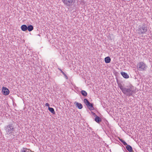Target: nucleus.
Wrapping results in <instances>:
<instances>
[{"label": "nucleus", "instance_id": "obj_11", "mask_svg": "<svg viewBox=\"0 0 152 152\" xmlns=\"http://www.w3.org/2000/svg\"><path fill=\"white\" fill-rule=\"evenodd\" d=\"M21 28L22 31H25L27 30V26L26 25H23L21 26Z\"/></svg>", "mask_w": 152, "mask_h": 152}, {"label": "nucleus", "instance_id": "obj_6", "mask_svg": "<svg viewBox=\"0 0 152 152\" xmlns=\"http://www.w3.org/2000/svg\"><path fill=\"white\" fill-rule=\"evenodd\" d=\"M65 5L68 7H70L72 5L75 0H62Z\"/></svg>", "mask_w": 152, "mask_h": 152}, {"label": "nucleus", "instance_id": "obj_21", "mask_svg": "<svg viewBox=\"0 0 152 152\" xmlns=\"http://www.w3.org/2000/svg\"><path fill=\"white\" fill-rule=\"evenodd\" d=\"M45 105V106L48 107H49L50 104L48 103H46Z\"/></svg>", "mask_w": 152, "mask_h": 152}, {"label": "nucleus", "instance_id": "obj_2", "mask_svg": "<svg viewBox=\"0 0 152 152\" xmlns=\"http://www.w3.org/2000/svg\"><path fill=\"white\" fill-rule=\"evenodd\" d=\"M4 129L7 134L15 136L13 132L15 131V128L12 124H10L5 126Z\"/></svg>", "mask_w": 152, "mask_h": 152}, {"label": "nucleus", "instance_id": "obj_13", "mask_svg": "<svg viewBox=\"0 0 152 152\" xmlns=\"http://www.w3.org/2000/svg\"><path fill=\"white\" fill-rule=\"evenodd\" d=\"M126 145V149H127V150L129 151V152L130 151H132V148L131 146L130 145H128L127 144V145Z\"/></svg>", "mask_w": 152, "mask_h": 152}, {"label": "nucleus", "instance_id": "obj_22", "mask_svg": "<svg viewBox=\"0 0 152 152\" xmlns=\"http://www.w3.org/2000/svg\"><path fill=\"white\" fill-rule=\"evenodd\" d=\"M129 152H134L133 151V149L132 150V151H130Z\"/></svg>", "mask_w": 152, "mask_h": 152}, {"label": "nucleus", "instance_id": "obj_4", "mask_svg": "<svg viewBox=\"0 0 152 152\" xmlns=\"http://www.w3.org/2000/svg\"><path fill=\"white\" fill-rule=\"evenodd\" d=\"M147 66L142 62H139L137 65V68L139 71H145Z\"/></svg>", "mask_w": 152, "mask_h": 152}, {"label": "nucleus", "instance_id": "obj_7", "mask_svg": "<svg viewBox=\"0 0 152 152\" xmlns=\"http://www.w3.org/2000/svg\"><path fill=\"white\" fill-rule=\"evenodd\" d=\"M3 94L5 96L8 95L10 93V91L8 89L5 87H3L2 90Z\"/></svg>", "mask_w": 152, "mask_h": 152}, {"label": "nucleus", "instance_id": "obj_23", "mask_svg": "<svg viewBox=\"0 0 152 152\" xmlns=\"http://www.w3.org/2000/svg\"><path fill=\"white\" fill-rule=\"evenodd\" d=\"M38 35L39 36H40L39 34H38Z\"/></svg>", "mask_w": 152, "mask_h": 152}, {"label": "nucleus", "instance_id": "obj_12", "mask_svg": "<svg viewBox=\"0 0 152 152\" xmlns=\"http://www.w3.org/2000/svg\"><path fill=\"white\" fill-rule=\"evenodd\" d=\"M111 58L109 56L105 57L104 58V61L106 63H109L110 62Z\"/></svg>", "mask_w": 152, "mask_h": 152}, {"label": "nucleus", "instance_id": "obj_16", "mask_svg": "<svg viewBox=\"0 0 152 152\" xmlns=\"http://www.w3.org/2000/svg\"><path fill=\"white\" fill-rule=\"evenodd\" d=\"M48 110L49 111L51 112L52 113L54 114L55 113V112L54 111V109L52 107H48Z\"/></svg>", "mask_w": 152, "mask_h": 152}, {"label": "nucleus", "instance_id": "obj_10", "mask_svg": "<svg viewBox=\"0 0 152 152\" xmlns=\"http://www.w3.org/2000/svg\"><path fill=\"white\" fill-rule=\"evenodd\" d=\"M121 74L124 78L127 79L129 77V75L125 72H121Z\"/></svg>", "mask_w": 152, "mask_h": 152}, {"label": "nucleus", "instance_id": "obj_14", "mask_svg": "<svg viewBox=\"0 0 152 152\" xmlns=\"http://www.w3.org/2000/svg\"><path fill=\"white\" fill-rule=\"evenodd\" d=\"M27 30L29 31H31L33 30L34 27L32 25H29L27 26Z\"/></svg>", "mask_w": 152, "mask_h": 152}, {"label": "nucleus", "instance_id": "obj_18", "mask_svg": "<svg viewBox=\"0 0 152 152\" xmlns=\"http://www.w3.org/2000/svg\"><path fill=\"white\" fill-rule=\"evenodd\" d=\"M119 140L124 145H127V143L126 142L122 139H121L119 137H118Z\"/></svg>", "mask_w": 152, "mask_h": 152}, {"label": "nucleus", "instance_id": "obj_15", "mask_svg": "<svg viewBox=\"0 0 152 152\" xmlns=\"http://www.w3.org/2000/svg\"><path fill=\"white\" fill-rule=\"evenodd\" d=\"M81 94L84 96H86L87 95V92L84 90H82L80 92Z\"/></svg>", "mask_w": 152, "mask_h": 152}, {"label": "nucleus", "instance_id": "obj_9", "mask_svg": "<svg viewBox=\"0 0 152 152\" xmlns=\"http://www.w3.org/2000/svg\"><path fill=\"white\" fill-rule=\"evenodd\" d=\"M95 121L98 123H99L102 121V119L99 116L97 115L94 118Z\"/></svg>", "mask_w": 152, "mask_h": 152}, {"label": "nucleus", "instance_id": "obj_20", "mask_svg": "<svg viewBox=\"0 0 152 152\" xmlns=\"http://www.w3.org/2000/svg\"><path fill=\"white\" fill-rule=\"evenodd\" d=\"M91 113L94 117H95L97 116L96 114L93 112L91 111Z\"/></svg>", "mask_w": 152, "mask_h": 152}, {"label": "nucleus", "instance_id": "obj_17", "mask_svg": "<svg viewBox=\"0 0 152 152\" xmlns=\"http://www.w3.org/2000/svg\"><path fill=\"white\" fill-rule=\"evenodd\" d=\"M29 150L26 148H23L21 150L20 152H28Z\"/></svg>", "mask_w": 152, "mask_h": 152}, {"label": "nucleus", "instance_id": "obj_1", "mask_svg": "<svg viewBox=\"0 0 152 152\" xmlns=\"http://www.w3.org/2000/svg\"><path fill=\"white\" fill-rule=\"evenodd\" d=\"M118 87L121 90L122 92L128 96H133V94L134 93V87L131 84H129L125 87H124L121 83L118 82L117 80Z\"/></svg>", "mask_w": 152, "mask_h": 152}, {"label": "nucleus", "instance_id": "obj_8", "mask_svg": "<svg viewBox=\"0 0 152 152\" xmlns=\"http://www.w3.org/2000/svg\"><path fill=\"white\" fill-rule=\"evenodd\" d=\"M74 104H75L76 106V107H77L78 108L80 109H82L83 107V105L80 103L75 102L74 103Z\"/></svg>", "mask_w": 152, "mask_h": 152}, {"label": "nucleus", "instance_id": "obj_3", "mask_svg": "<svg viewBox=\"0 0 152 152\" xmlns=\"http://www.w3.org/2000/svg\"><path fill=\"white\" fill-rule=\"evenodd\" d=\"M137 31L139 34H145L148 31L147 25L145 23H143L141 26H139Z\"/></svg>", "mask_w": 152, "mask_h": 152}, {"label": "nucleus", "instance_id": "obj_5", "mask_svg": "<svg viewBox=\"0 0 152 152\" xmlns=\"http://www.w3.org/2000/svg\"><path fill=\"white\" fill-rule=\"evenodd\" d=\"M83 102L90 110H94L93 104L92 103H90L87 99H84L83 100Z\"/></svg>", "mask_w": 152, "mask_h": 152}, {"label": "nucleus", "instance_id": "obj_19", "mask_svg": "<svg viewBox=\"0 0 152 152\" xmlns=\"http://www.w3.org/2000/svg\"><path fill=\"white\" fill-rule=\"evenodd\" d=\"M58 69H59L60 70V71H61V72L63 74V75H64V76L66 78V79H68V77H67V76L60 69L58 68Z\"/></svg>", "mask_w": 152, "mask_h": 152}]
</instances>
